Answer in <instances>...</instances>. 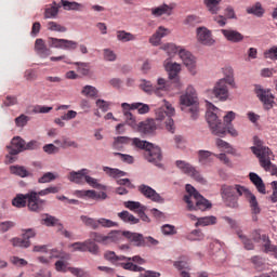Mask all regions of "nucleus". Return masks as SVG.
<instances>
[{"label":"nucleus","mask_w":277,"mask_h":277,"mask_svg":"<svg viewBox=\"0 0 277 277\" xmlns=\"http://www.w3.org/2000/svg\"><path fill=\"white\" fill-rule=\"evenodd\" d=\"M175 110L174 107H172V104L170 102L164 101V108H158L156 110V119H147L145 121L136 123L135 129L140 133H144L145 135H150V133H155L157 129L161 126L162 120L164 121L167 131H170V133H174V119L172 116H174Z\"/></svg>","instance_id":"obj_1"},{"label":"nucleus","mask_w":277,"mask_h":277,"mask_svg":"<svg viewBox=\"0 0 277 277\" xmlns=\"http://www.w3.org/2000/svg\"><path fill=\"white\" fill-rule=\"evenodd\" d=\"M222 198L225 199L226 202L230 207H237V197L235 194H238V196H243L251 208L252 213V222H259V213H261V208L259 207V201L256 200V196L250 192L246 186H241L239 184H236L234 186L223 185L221 188Z\"/></svg>","instance_id":"obj_2"},{"label":"nucleus","mask_w":277,"mask_h":277,"mask_svg":"<svg viewBox=\"0 0 277 277\" xmlns=\"http://www.w3.org/2000/svg\"><path fill=\"white\" fill-rule=\"evenodd\" d=\"M222 114L220 109L215 107L213 104H208V109L206 113V120L210 127L211 132L213 135H217L219 137H224L226 135V131L232 137H237L239 133L233 128V126H225L220 117Z\"/></svg>","instance_id":"obj_3"},{"label":"nucleus","mask_w":277,"mask_h":277,"mask_svg":"<svg viewBox=\"0 0 277 277\" xmlns=\"http://www.w3.org/2000/svg\"><path fill=\"white\" fill-rule=\"evenodd\" d=\"M253 142L255 146H252L251 150L253 155H256L259 158L261 168H263L265 172H271L277 177V167L272 163V149H269V147L263 146V142H261V140H259L256 136H254Z\"/></svg>","instance_id":"obj_4"},{"label":"nucleus","mask_w":277,"mask_h":277,"mask_svg":"<svg viewBox=\"0 0 277 277\" xmlns=\"http://www.w3.org/2000/svg\"><path fill=\"white\" fill-rule=\"evenodd\" d=\"M186 192L188 195L184 196V202H186L188 211H207V209H211L210 201L196 192L194 186L187 184Z\"/></svg>","instance_id":"obj_5"},{"label":"nucleus","mask_w":277,"mask_h":277,"mask_svg":"<svg viewBox=\"0 0 277 277\" xmlns=\"http://www.w3.org/2000/svg\"><path fill=\"white\" fill-rule=\"evenodd\" d=\"M132 145L135 146V148H141V150H144V157L146 161L154 163V166H158V168H161V160L163 159V156L161 155V148L153 145V143L142 141L140 138H133Z\"/></svg>","instance_id":"obj_6"},{"label":"nucleus","mask_w":277,"mask_h":277,"mask_svg":"<svg viewBox=\"0 0 277 277\" xmlns=\"http://www.w3.org/2000/svg\"><path fill=\"white\" fill-rule=\"evenodd\" d=\"M161 49L162 51H167L169 55H172V53H179L180 60H182L184 66L188 68L192 75H196V57L193 56L192 52L183 48L179 49L174 43H166Z\"/></svg>","instance_id":"obj_7"},{"label":"nucleus","mask_w":277,"mask_h":277,"mask_svg":"<svg viewBox=\"0 0 277 277\" xmlns=\"http://www.w3.org/2000/svg\"><path fill=\"white\" fill-rule=\"evenodd\" d=\"M225 78L220 79L214 88H213V94L215 98H219V101H227L228 100V85H232V88H235V78L233 77V68H226L225 69Z\"/></svg>","instance_id":"obj_8"},{"label":"nucleus","mask_w":277,"mask_h":277,"mask_svg":"<svg viewBox=\"0 0 277 277\" xmlns=\"http://www.w3.org/2000/svg\"><path fill=\"white\" fill-rule=\"evenodd\" d=\"M121 107L123 109L126 122L132 129H135V127H137V121L135 120V116H133V114L131 113V109H137L138 114L141 115L148 114V111H150V106L144 103H122Z\"/></svg>","instance_id":"obj_9"},{"label":"nucleus","mask_w":277,"mask_h":277,"mask_svg":"<svg viewBox=\"0 0 277 277\" xmlns=\"http://www.w3.org/2000/svg\"><path fill=\"white\" fill-rule=\"evenodd\" d=\"M181 105L189 108V114H192L193 120L198 118V94L196 93V89L194 87L188 85L185 94L180 96Z\"/></svg>","instance_id":"obj_10"},{"label":"nucleus","mask_w":277,"mask_h":277,"mask_svg":"<svg viewBox=\"0 0 277 277\" xmlns=\"http://www.w3.org/2000/svg\"><path fill=\"white\" fill-rule=\"evenodd\" d=\"M120 235H121V241L126 237V239H128V241H130V243H132L133 246H136L137 248H144L146 246L159 245V240H157L150 236L144 237V235L138 234V233L120 230Z\"/></svg>","instance_id":"obj_11"},{"label":"nucleus","mask_w":277,"mask_h":277,"mask_svg":"<svg viewBox=\"0 0 277 277\" xmlns=\"http://www.w3.org/2000/svg\"><path fill=\"white\" fill-rule=\"evenodd\" d=\"M36 199V190H30L27 194H17L12 199V206L16 207V209H25L27 206L30 211L38 213V205L35 201Z\"/></svg>","instance_id":"obj_12"},{"label":"nucleus","mask_w":277,"mask_h":277,"mask_svg":"<svg viewBox=\"0 0 277 277\" xmlns=\"http://www.w3.org/2000/svg\"><path fill=\"white\" fill-rule=\"evenodd\" d=\"M157 85L158 87H154L153 82L146 79H142L140 81L138 88L143 90V92H146V94H153L154 92L156 96H163V94L170 90L168 87V81H166L163 78H158Z\"/></svg>","instance_id":"obj_13"},{"label":"nucleus","mask_w":277,"mask_h":277,"mask_svg":"<svg viewBox=\"0 0 277 277\" xmlns=\"http://www.w3.org/2000/svg\"><path fill=\"white\" fill-rule=\"evenodd\" d=\"M90 238L96 243H103V246H109V243H118L122 241V234H120V230H111L107 235L92 232L90 234Z\"/></svg>","instance_id":"obj_14"},{"label":"nucleus","mask_w":277,"mask_h":277,"mask_svg":"<svg viewBox=\"0 0 277 277\" xmlns=\"http://www.w3.org/2000/svg\"><path fill=\"white\" fill-rule=\"evenodd\" d=\"M175 166L176 168H179V170H181V172H183L184 174H187V176H190L192 179L197 181V183H205V177H202L200 172L196 170L194 166L189 164V162L177 160L175 162Z\"/></svg>","instance_id":"obj_15"},{"label":"nucleus","mask_w":277,"mask_h":277,"mask_svg":"<svg viewBox=\"0 0 277 277\" xmlns=\"http://www.w3.org/2000/svg\"><path fill=\"white\" fill-rule=\"evenodd\" d=\"M50 47L53 49H63L64 51H75L79 43L77 41L68 40V39H58L50 37L48 39Z\"/></svg>","instance_id":"obj_16"},{"label":"nucleus","mask_w":277,"mask_h":277,"mask_svg":"<svg viewBox=\"0 0 277 277\" xmlns=\"http://www.w3.org/2000/svg\"><path fill=\"white\" fill-rule=\"evenodd\" d=\"M138 192L148 200H151V202H157L158 205H163L166 202V199L157 193L153 187L142 184L138 186Z\"/></svg>","instance_id":"obj_17"},{"label":"nucleus","mask_w":277,"mask_h":277,"mask_svg":"<svg viewBox=\"0 0 277 277\" xmlns=\"http://www.w3.org/2000/svg\"><path fill=\"white\" fill-rule=\"evenodd\" d=\"M60 187L58 186H50L45 189H42L40 192H35V202L37 203V213H40L44 207V200L40 199V196H49V194H58Z\"/></svg>","instance_id":"obj_18"},{"label":"nucleus","mask_w":277,"mask_h":277,"mask_svg":"<svg viewBox=\"0 0 277 277\" xmlns=\"http://www.w3.org/2000/svg\"><path fill=\"white\" fill-rule=\"evenodd\" d=\"M9 155L15 156L25 150V140L21 136H15L11 141V146H6Z\"/></svg>","instance_id":"obj_19"},{"label":"nucleus","mask_w":277,"mask_h":277,"mask_svg":"<svg viewBox=\"0 0 277 277\" xmlns=\"http://www.w3.org/2000/svg\"><path fill=\"white\" fill-rule=\"evenodd\" d=\"M197 40L207 47H211L215 43V40L211 37V31L207 29V27L197 28Z\"/></svg>","instance_id":"obj_20"},{"label":"nucleus","mask_w":277,"mask_h":277,"mask_svg":"<svg viewBox=\"0 0 277 277\" xmlns=\"http://www.w3.org/2000/svg\"><path fill=\"white\" fill-rule=\"evenodd\" d=\"M255 93L260 101L267 107V109L272 108L274 103V95L269 91L261 89V87H255Z\"/></svg>","instance_id":"obj_21"},{"label":"nucleus","mask_w":277,"mask_h":277,"mask_svg":"<svg viewBox=\"0 0 277 277\" xmlns=\"http://www.w3.org/2000/svg\"><path fill=\"white\" fill-rule=\"evenodd\" d=\"M87 174H90V170L88 169H81L78 172L71 171L68 175V180L77 185H83V183H85Z\"/></svg>","instance_id":"obj_22"},{"label":"nucleus","mask_w":277,"mask_h":277,"mask_svg":"<svg viewBox=\"0 0 277 277\" xmlns=\"http://www.w3.org/2000/svg\"><path fill=\"white\" fill-rule=\"evenodd\" d=\"M221 34L224 36L225 40L228 42H241L243 40V35L234 29H221Z\"/></svg>","instance_id":"obj_23"},{"label":"nucleus","mask_w":277,"mask_h":277,"mask_svg":"<svg viewBox=\"0 0 277 277\" xmlns=\"http://www.w3.org/2000/svg\"><path fill=\"white\" fill-rule=\"evenodd\" d=\"M249 180L258 189L259 194H267V190L265 188V183L263 182V179L259 176V174L254 172L249 173Z\"/></svg>","instance_id":"obj_24"},{"label":"nucleus","mask_w":277,"mask_h":277,"mask_svg":"<svg viewBox=\"0 0 277 277\" xmlns=\"http://www.w3.org/2000/svg\"><path fill=\"white\" fill-rule=\"evenodd\" d=\"M35 51L37 55L40 57H49L51 55L52 51L51 49L47 48V44L44 43V40L42 39H37L35 41Z\"/></svg>","instance_id":"obj_25"},{"label":"nucleus","mask_w":277,"mask_h":277,"mask_svg":"<svg viewBox=\"0 0 277 277\" xmlns=\"http://www.w3.org/2000/svg\"><path fill=\"white\" fill-rule=\"evenodd\" d=\"M164 68L169 72V79H176L181 72V64L172 63L170 60L164 61Z\"/></svg>","instance_id":"obj_26"},{"label":"nucleus","mask_w":277,"mask_h":277,"mask_svg":"<svg viewBox=\"0 0 277 277\" xmlns=\"http://www.w3.org/2000/svg\"><path fill=\"white\" fill-rule=\"evenodd\" d=\"M220 3H222V0H203V5H206L210 14H217V12L222 10V8H220Z\"/></svg>","instance_id":"obj_27"},{"label":"nucleus","mask_w":277,"mask_h":277,"mask_svg":"<svg viewBox=\"0 0 277 277\" xmlns=\"http://www.w3.org/2000/svg\"><path fill=\"white\" fill-rule=\"evenodd\" d=\"M251 239L255 243H263V247L265 248V243L269 242V236L263 234L261 235V230L255 229L251 233Z\"/></svg>","instance_id":"obj_28"},{"label":"nucleus","mask_w":277,"mask_h":277,"mask_svg":"<svg viewBox=\"0 0 277 277\" xmlns=\"http://www.w3.org/2000/svg\"><path fill=\"white\" fill-rule=\"evenodd\" d=\"M150 12L153 16H163V14H167V16H170V14H172V6L168 4H162L160 6L151 9Z\"/></svg>","instance_id":"obj_29"},{"label":"nucleus","mask_w":277,"mask_h":277,"mask_svg":"<svg viewBox=\"0 0 277 277\" xmlns=\"http://www.w3.org/2000/svg\"><path fill=\"white\" fill-rule=\"evenodd\" d=\"M62 6L64 10L70 11L74 10L76 12H81L85 6L79 2H70L68 0H61Z\"/></svg>","instance_id":"obj_30"},{"label":"nucleus","mask_w":277,"mask_h":277,"mask_svg":"<svg viewBox=\"0 0 277 277\" xmlns=\"http://www.w3.org/2000/svg\"><path fill=\"white\" fill-rule=\"evenodd\" d=\"M11 174H15V176H21V179H27V176H31V172H29L25 167L21 166H12L10 167Z\"/></svg>","instance_id":"obj_31"},{"label":"nucleus","mask_w":277,"mask_h":277,"mask_svg":"<svg viewBox=\"0 0 277 277\" xmlns=\"http://www.w3.org/2000/svg\"><path fill=\"white\" fill-rule=\"evenodd\" d=\"M217 224V217L215 216H203V217H199L197 219V222L195 223L196 228H198V226H213Z\"/></svg>","instance_id":"obj_32"},{"label":"nucleus","mask_w":277,"mask_h":277,"mask_svg":"<svg viewBox=\"0 0 277 277\" xmlns=\"http://www.w3.org/2000/svg\"><path fill=\"white\" fill-rule=\"evenodd\" d=\"M116 36L119 42H133L137 38L135 35L127 32V30H117Z\"/></svg>","instance_id":"obj_33"},{"label":"nucleus","mask_w":277,"mask_h":277,"mask_svg":"<svg viewBox=\"0 0 277 277\" xmlns=\"http://www.w3.org/2000/svg\"><path fill=\"white\" fill-rule=\"evenodd\" d=\"M54 144H57L61 148H79V144H77V142L66 136H63L62 140L54 141Z\"/></svg>","instance_id":"obj_34"},{"label":"nucleus","mask_w":277,"mask_h":277,"mask_svg":"<svg viewBox=\"0 0 277 277\" xmlns=\"http://www.w3.org/2000/svg\"><path fill=\"white\" fill-rule=\"evenodd\" d=\"M103 172H105V174H107V176H110L111 179H120L122 176H127V172L109 167H103Z\"/></svg>","instance_id":"obj_35"},{"label":"nucleus","mask_w":277,"mask_h":277,"mask_svg":"<svg viewBox=\"0 0 277 277\" xmlns=\"http://www.w3.org/2000/svg\"><path fill=\"white\" fill-rule=\"evenodd\" d=\"M118 217L122 220V222H127L128 224H138L140 219L135 217L129 211H122L118 213Z\"/></svg>","instance_id":"obj_36"},{"label":"nucleus","mask_w":277,"mask_h":277,"mask_svg":"<svg viewBox=\"0 0 277 277\" xmlns=\"http://www.w3.org/2000/svg\"><path fill=\"white\" fill-rule=\"evenodd\" d=\"M81 94L82 96H87L88 98H96V96H98V89L87 84L82 88Z\"/></svg>","instance_id":"obj_37"},{"label":"nucleus","mask_w":277,"mask_h":277,"mask_svg":"<svg viewBox=\"0 0 277 277\" xmlns=\"http://www.w3.org/2000/svg\"><path fill=\"white\" fill-rule=\"evenodd\" d=\"M247 14H253L258 16V18H261V16L265 14V10L263 5H261V2H256L254 5L247 9Z\"/></svg>","instance_id":"obj_38"},{"label":"nucleus","mask_w":277,"mask_h":277,"mask_svg":"<svg viewBox=\"0 0 277 277\" xmlns=\"http://www.w3.org/2000/svg\"><path fill=\"white\" fill-rule=\"evenodd\" d=\"M84 252H90V254L96 255L100 252L98 245L93 241V239H88L84 241Z\"/></svg>","instance_id":"obj_39"},{"label":"nucleus","mask_w":277,"mask_h":277,"mask_svg":"<svg viewBox=\"0 0 277 277\" xmlns=\"http://www.w3.org/2000/svg\"><path fill=\"white\" fill-rule=\"evenodd\" d=\"M237 235L242 242V246L245 250H254V242H252V239L248 238V236L243 235V232L239 230L237 232Z\"/></svg>","instance_id":"obj_40"},{"label":"nucleus","mask_w":277,"mask_h":277,"mask_svg":"<svg viewBox=\"0 0 277 277\" xmlns=\"http://www.w3.org/2000/svg\"><path fill=\"white\" fill-rule=\"evenodd\" d=\"M186 239H188V241H202L205 234L200 229H194L192 233L187 234Z\"/></svg>","instance_id":"obj_41"},{"label":"nucleus","mask_w":277,"mask_h":277,"mask_svg":"<svg viewBox=\"0 0 277 277\" xmlns=\"http://www.w3.org/2000/svg\"><path fill=\"white\" fill-rule=\"evenodd\" d=\"M130 142H131V138H129L128 136L115 137V141L113 143V148H115V150H120L123 144H129Z\"/></svg>","instance_id":"obj_42"},{"label":"nucleus","mask_w":277,"mask_h":277,"mask_svg":"<svg viewBox=\"0 0 277 277\" xmlns=\"http://www.w3.org/2000/svg\"><path fill=\"white\" fill-rule=\"evenodd\" d=\"M11 243L15 248H29V246H31V241L25 239L24 237L23 238H12Z\"/></svg>","instance_id":"obj_43"},{"label":"nucleus","mask_w":277,"mask_h":277,"mask_svg":"<svg viewBox=\"0 0 277 277\" xmlns=\"http://www.w3.org/2000/svg\"><path fill=\"white\" fill-rule=\"evenodd\" d=\"M97 226H102L103 228H118V223L105 217H101L97 220Z\"/></svg>","instance_id":"obj_44"},{"label":"nucleus","mask_w":277,"mask_h":277,"mask_svg":"<svg viewBox=\"0 0 277 277\" xmlns=\"http://www.w3.org/2000/svg\"><path fill=\"white\" fill-rule=\"evenodd\" d=\"M213 155V153L209 151V150H202L200 149L198 151V159H199V163H202L203 166L206 163H209V161H211V156Z\"/></svg>","instance_id":"obj_45"},{"label":"nucleus","mask_w":277,"mask_h":277,"mask_svg":"<svg viewBox=\"0 0 277 277\" xmlns=\"http://www.w3.org/2000/svg\"><path fill=\"white\" fill-rule=\"evenodd\" d=\"M68 259H61L55 262V269L56 272H62L63 274H66L70 267H68Z\"/></svg>","instance_id":"obj_46"},{"label":"nucleus","mask_w":277,"mask_h":277,"mask_svg":"<svg viewBox=\"0 0 277 277\" xmlns=\"http://www.w3.org/2000/svg\"><path fill=\"white\" fill-rule=\"evenodd\" d=\"M146 206H143L140 203V201H126L124 208L129 209L130 211H134V213H137V211H142L143 208Z\"/></svg>","instance_id":"obj_47"},{"label":"nucleus","mask_w":277,"mask_h":277,"mask_svg":"<svg viewBox=\"0 0 277 277\" xmlns=\"http://www.w3.org/2000/svg\"><path fill=\"white\" fill-rule=\"evenodd\" d=\"M60 12V6L57 5H52L45 8L44 11V18H55Z\"/></svg>","instance_id":"obj_48"},{"label":"nucleus","mask_w":277,"mask_h":277,"mask_svg":"<svg viewBox=\"0 0 277 277\" xmlns=\"http://www.w3.org/2000/svg\"><path fill=\"white\" fill-rule=\"evenodd\" d=\"M104 258L106 259V261H111V263H118V261H124V259H127V256L124 255H116V252L114 251H107L104 254Z\"/></svg>","instance_id":"obj_49"},{"label":"nucleus","mask_w":277,"mask_h":277,"mask_svg":"<svg viewBox=\"0 0 277 277\" xmlns=\"http://www.w3.org/2000/svg\"><path fill=\"white\" fill-rule=\"evenodd\" d=\"M121 267L128 272H144V267L133 264L131 261L122 262Z\"/></svg>","instance_id":"obj_50"},{"label":"nucleus","mask_w":277,"mask_h":277,"mask_svg":"<svg viewBox=\"0 0 277 277\" xmlns=\"http://www.w3.org/2000/svg\"><path fill=\"white\" fill-rule=\"evenodd\" d=\"M81 221L83 222V224H85V226H90L94 230H96V228H98V220H94L92 217L82 215Z\"/></svg>","instance_id":"obj_51"},{"label":"nucleus","mask_w":277,"mask_h":277,"mask_svg":"<svg viewBox=\"0 0 277 277\" xmlns=\"http://www.w3.org/2000/svg\"><path fill=\"white\" fill-rule=\"evenodd\" d=\"M78 66L77 70L83 77H88L90 75V65L88 63H75Z\"/></svg>","instance_id":"obj_52"},{"label":"nucleus","mask_w":277,"mask_h":277,"mask_svg":"<svg viewBox=\"0 0 277 277\" xmlns=\"http://www.w3.org/2000/svg\"><path fill=\"white\" fill-rule=\"evenodd\" d=\"M48 29L50 31H58L61 34H64L65 31H67L66 27L65 26H62L55 22H49L48 23Z\"/></svg>","instance_id":"obj_53"},{"label":"nucleus","mask_w":277,"mask_h":277,"mask_svg":"<svg viewBox=\"0 0 277 277\" xmlns=\"http://www.w3.org/2000/svg\"><path fill=\"white\" fill-rule=\"evenodd\" d=\"M84 183H87L88 185H90V187H93L94 189H101L102 187L101 183H98V180L90 176V174H87V176L84 177Z\"/></svg>","instance_id":"obj_54"},{"label":"nucleus","mask_w":277,"mask_h":277,"mask_svg":"<svg viewBox=\"0 0 277 277\" xmlns=\"http://www.w3.org/2000/svg\"><path fill=\"white\" fill-rule=\"evenodd\" d=\"M50 259H69V255L64 251L53 249L50 253Z\"/></svg>","instance_id":"obj_55"},{"label":"nucleus","mask_w":277,"mask_h":277,"mask_svg":"<svg viewBox=\"0 0 277 277\" xmlns=\"http://www.w3.org/2000/svg\"><path fill=\"white\" fill-rule=\"evenodd\" d=\"M265 60H277V47H273L264 52Z\"/></svg>","instance_id":"obj_56"},{"label":"nucleus","mask_w":277,"mask_h":277,"mask_svg":"<svg viewBox=\"0 0 277 277\" xmlns=\"http://www.w3.org/2000/svg\"><path fill=\"white\" fill-rule=\"evenodd\" d=\"M104 60L106 62H116L117 60L116 52H114V50H110V49H104Z\"/></svg>","instance_id":"obj_57"},{"label":"nucleus","mask_w":277,"mask_h":277,"mask_svg":"<svg viewBox=\"0 0 277 277\" xmlns=\"http://www.w3.org/2000/svg\"><path fill=\"white\" fill-rule=\"evenodd\" d=\"M68 272H70V274H72L74 276H77V277H89L90 276L88 274V272H85L81 268H77V267H69Z\"/></svg>","instance_id":"obj_58"},{"label":"nucleus","mask_w":277,"mask_h":277,"mask_svg":"<svg viewBox=\"0 0 277 277\" xmlns=\"http://www.w3.org/2000/svg\"><path fill=\"white\" fill-rule=\"evenodd\" d=\"M40 146H41L40 142L32 140L28 143H25L24 150H38Z\"/></svg>","instance_id":"obj_59"},{"label":"nucleus","mask_w":277,"mask_h":277,"mask_svg":"<svg viewBox=\"0 0 277 277\" xmlns=\"http://www.w3.org/2000/svg\"><path fill=\"white\" fill-rule=\"evenodd\" d=\"M14 226H16V223L12 221L0 222L1 233H8V230L14 228Z\"/></svg>","instance_id":"obj_60"},{"label":"nucleus","mask_w":277,"mask_h":277,"mask_svg":"<svg viewBox=\"0 0 277 277\" xmlns=\"http://www.w3.org/2000/svg\"><path fill=\"white\" fill-rule=\"evenodd\" d=\"M264 250L265 252H272L273 256L277 259V246L272 245V240H268L267 243H264Z\"/></svg>","instance_id":"obj_61"},{"label":"nucleus","mask_w":277,"mask_h":277,"mask_svg":"<svg viewBox=\"0 0 277 277\" xmlns=\"http://www.w3.org/2000/svg\"><path fill=\"white\" fill-rule=\"evenodd\" d=\"M163 235H176V227L174 225L166 224L161 227Z\"/></svg>","instance_id":"obj_62"},{"label":"nucleus","mask_w":277,"mask_h":277,"mask_svg":"<svg viewBox=\"0 0 277 277\" xmlns=\"http://www.w3.org/2000/svg\"><path fill=\"white\" fill-rule=\"evenodd\" d=\"M27 122H29V118L27 117V115H21L15 118L16 127H25L27 126Z\"/></svg>","instance_id":"obj_63"},{"label":"nucleus","mask_w":277,"mask_h":277,"mask_svg":"<svg viewBox=\"0 0 277 277\" xmlns=\"http://www.w3.org/2000/svg\"><path fill=\"white\" fill-rule=\"evenodd\" d=\"M51 181H55V174L47 172L38 180V183H51Z\"/></svg>","instance_id":"obj_64"}]
</instances>
